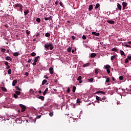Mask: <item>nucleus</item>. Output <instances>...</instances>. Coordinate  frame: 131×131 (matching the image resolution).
Returning a JSON list of instances; mask_svg holds the SVG:
<instances>
[{
    "label": "nucleus",
    "mask_w": 131,
    "mask_h": 131,
    "mask_svg": "<svg viewBox=\"0 0 131 131\" xmlns=\"http://www.w3.org/2000/svg\"><path fill=\"white\" fill-rule=\"evenodd\" d=\"M45 49H47V50H49V48H50V50H53V49H54V47L53 46V43H52L45 44Z\"/></svg>",
    "instance_id": "nucleus-1"
},
{
    "label": "nucleus",
    "mask_w": 131,
    "mask_h": 131,
    "mask_svg": "<svg viewBox=\"0 0 131 131\" xmlns=\"http://www.w3.org/2000/svg\"><path fill=\"white\" fill-rule=\"evenodd\" d=\"M21 7H23V5H22V4H19V3H17L13 5V7L14 8V9H16V8H19V9H20L21 8Z\"/></svg>",
    "instance_id": "nucleus-2"
},
{
    "label": "nucleus",
    "mask_w": 131,
    "mask_h": 131,
    "mask_svg": "<svg viewBox=\"0 0 131 131\" xmlns=\"http://www.w3.org/2000/svg\"><path fill=\"white\" fill-rule=\"evenodd\" d=\"M19 107H20V108H21V111L22 112H24V111H25L26 109V106L23 104H19Z\"/></svg>",
    "instance_id": "nucleus-3"
},
{
    "label": "nucleus",
    "mask_w": 131,
    "mask_h": 131,
    "mask_svg": "<svg viewBox=\"0 0 131 131\" xmlns=\"http://www.w3.org/2000/svg\"><path fill=\"white\" fill-rule=\"evenodd\" d=\"M122 6H123V10H125V8H126V7L127 6V3L123 2Z\"/></svg>",
    "instance_id": "nucleus-4"
},
{
    "label": "nucleus",
    "mask_w": 131,
    "mask_h": 131,
    "mask_svg": "<svg viewBox=\"0 0 131 131\" xmlns=\"http://www.w3.org/2000/svg\"><path fill=\"white\" fill-rule=\"evenodd\" d=\"M49 72L50 74H54V68L51 67L49 68Z\"/></svg>",
    "instance_id": "nucleus-5"
},
{
    "label": "nucleus",
    "mask_w": 131,
    "mask_h": 131,
    "mask_svg": "<svg viewBox=\"0 0 131 131\" xmlns=\"http://www.w3.org/2000/svg\"><path fill=\"white\" fill-rule=\"evenodd\" d=\"M107 23H108L109 24H114V23H115V21H114V20H107L106 21Z\"/></svg>",
    "instance_id": "nucleus-6"
},
{
    "label": "nucleus",
    "mask_w": 131,
    "mask_h": 131,
    "mask_svg": "<svg viewBox=\"0 0 131 131\" xmlns=\"http://www.w3.org/2000/svg\"><path fill=\"white\" fill-rule=\"evenodd\" d=\"M49 91V88H47L45 91L43 92V96H46L47 95V93Z\"/></svg>",
    "instance_id": "nucleus-7"
},
{
    "label": "nucleus",
    "mask_w": 131,
    "mask_h": 131,
    "mask_svg": "<svg viewBox=\"0 0 131 131\" xmlns=\"http://www.w3.org/2000/svg\"><path fill=\"white\" fill-rule=\"evenodd\" d=\"M77 80H78L79 83H82V81H81V76H79L77 78Z\"/></svg>",
    "instance_id": "nucleus-8"
},
{
    "label": "nucleus",
    "mask_w": 131,
    "mask_h": 131,
    "mask_svg": "<svg viewBox=\"0 0 131 131\" xmlns=\"http://www.w3.org/2000/svg\"><path fill=\"white\" fill-rule=\"evenodd\" d=\"M93 35V37L95 38H99L98 37H96L95 36H99V35H100L99 33H92Z\"/></svg>",
    "instance_id": "nucleus-9"
},
{
    "label": "nucleus",
    "mask_w": 131,
    "mask_h": 131,
    "mask_svg": "<svg viewBox=\"0 0 131 131\" xmlns=\"http://www.w3.org/2000/svg\"><path fill=\"white\" fill-rule=\"evenodd\" d=\"M24 13L25 14V16H27V15H28L29 13V10H26V11H24Z\"/></svg>",
    "instance_id": "nucleus-10"
},
{
    "label": "nucleus",
    "mask_w": 131,
    "mask_h": 131,
    "mask_svg": "<svg viewBox=\"0 0 131 131\" xmlns=\"http://www.w3.org/2000/svg\"><path fill=\"white\" fill-rule=\"evenodd\" d=\"M104 68L105 69H110V68H111V66H110V65L109 64H106L105 66H104Z\"/></svg>",
    "instance_id": "nucleus-11"
},
{
    "label": "nucleus",
    "mask_w": 131,
    "mask_h": 131,
    "mask_svg": "<svg viewBox=\"0 0 131 131\" xmlns=\"http://www.w3.org/2000/svg\"><path fill=\"white\" fill-rule=\"evenodd\" d=\"M117 7H118V9L119 10V11H121V10H122L121 5H120L119 3H118Z\"/></svg>",
    "instance_id": "nucleus-12"
},
{
    "label": "nucleus",
    "mask_w": 131,
    "mask_h": 131,
    "mask_svg": "<svg viewBox=\"0 0 131 131\" xmlns=\"http://www.w3.org/2000/svg\"><path fill=\"white\" fill-rule=\"evenodd\" d=\"M93 8L94 6H93V5H90L89 7V11H93Z\"/></svg>",
    "instance_id": "nucleus-13"
},
{
    "label": "nucleus",
    "mask_w": 131,
    "mask_h": 131,
    "mask_svg": "<svg viewBox=\"0 0 131 131\" xmlns=\"http://www.w3.org/2000/svg\"><path fill=\"white\" fill-rule=\"evenodd\" d=\"M37 98H38V99L41 100V101H45V97H43L42 96H39Z\"/></svg>",
    "instance_id": "nucleus-14"
},
{
    "label": "nucleus",
    "mask_w": 131,
    "mask_h": 131,
    "mask_svg": "<svg viewBox=\"0 0 131 131\" xmlns=\"http://www.w3.org/2000/svg\"><path fill=\"white\" fill-rule=\"evenodd\" d=\"M44 19L46 21H51V20H52V18L51 17H45Z\"/></svg>",
    "instance_id": "nucleus-15"
},
{
    "label": "nucleus",
    "mask_w": 131,
    "mask_h": 131,
    "mask_svg": "<svg viewBox=\"0 0 131 131\" xmlns=\"http://www.w3.org/2000/svg\"><path fill=\"white\" fill-rule=\"evenodd\" d=\"M95 94H103V95L105 94V92L102 91H99L95 93Z\"/></svg>",
    "instance_id": "nucleus-16"
},
{
    "label": "nucleus",
    "mask_w": 131,
    "mask_h": 131,
    "mask_svg": "<svg viewBox=\"0 0 131 131\" xmlns=\"http://www.w3.org/2000/svg\"><path fill=\"white\" fill-rule=\"evenodd\" d=\"M16 83H17V80H14L12 82L13 86H15V85H16Z\"/></svg>",
    "instance_id": "nucleus-17"
},
{
    "label": "nucleus",
    "mask_w": 131,
    "mask_h": 131,
    "mask_svg": "<svg viewBox=\"0 0 131 131\" xmlns=\"http://www.w3.org/2000/svg\"><path fill=\"white\" fill-rule=\"evenodd\" d=\"M5 59L7 61H12V58L10 56H7Z\"/></svg>",
    "instance_id": "nucleus-18"
},
{
    "label": "nucleus",
    "mask_w": 131,
    "mask_h": 131,
    "mask_svg": "<svg viewBox=\"0 0 131 131\" xmlns=\"http://www.w3.org/2000/svg\"><path fill=\"white\" fill-rule=\"evenodd\" d=\"M120 54H121V56H125V53H124V52H123V51H122V50L120 51Z\"/></svg>",
    "instance_id": "nucleus-19"
},
{
    "label": "nucleus",
    "mask_w": 131,
    "mask_h": 131,
    "mask_svg": "<svg viewBox=\"0 0 131 131\" xmlns=\"http://www.w3.org/2000/svg\"><path fill=\"white\" fill-rule=\"evenodd\" d=\"M96 56H97V54L96 53H92L91 54V58H95V57H96Z\"/></svg>",
    "instance_id": "nucleus-20"
},
{
    "label": "nucleus",
    "mask_w": 131,
    "mask_h": 131,
    "mask_svg": "<svg viewBox=\"0 0 131 131\" xmlns=\"http://www.w3.org/2000/svg\"><path fill=\"white\" fill-rule=\"evenodd\" d=\"M19 55V52H15L13 53V56H14V57H18Z\"/></svg>",
    "instance_id": "nucleus-21"
},
{
    "label": "nucleus",
    "mask_w": 131,
    "mask_h": 131,
    "mask_svg": "<svg viewBox=\"0 0 131 131\" xmlns=\"http://www.w3.org/2000/svg\"><path fill=\"white\" fill-rule=\"evenodd\" d=\"M106 99H107V98L105 97H102V98H100V101L101 102H105V100H106Z\"/></svg>",
    "instance_id": "nucleus-22"
},
{
    "label": "nucleus",
    "mask_w": 131,
    "mask_h": 131,
    "mask_svg": "<svg viewBox=\"0 0 131 131\" xmlns=\"http://www.w3.org/2000/svg\"><path fill=\"white\" fill-rule=\"evenodd\" d=\"M96 99L97 101H98V102H97V103H100V101L101 100V98H100L99 97V96H96Z\"/></svg>",
    "instance_id": "nucleus-23"
},
{
    "label": "nucleus",
    "mask_w": 131,
    "mask_h": 131,
    "mask_svg": "<svg viewBox=\"0 0 131 131\" xmlns=\"http://www.w3.org/2000/svg\"><path fill=\"white\" fill-rule=\"evenodd\" d=\"M90 63H85L83 65V67H88L90 66Z\"/></svg>",
    "instance_id": "nucleus-24"
},
{
    "label": "nucleus",
    "mask_w": 131,
    "mask_h": 131,
    "mask_svg": "<svg viewBox=\"0 0 131 131\" xmlns=\"http://www.w3.org/2000/svg\"><path fill=\"white\" fill-rule=\"evenodd\" d=\"M47 80L46 79H44L42 82V85H43V84H46L47 82Z\"/></svg>",
    "instance_id": "nucleus-25"
},
{
    "label": "nucleus",
    "mask_w": 131,
    "mask_h": 131,
    "mask_svg": "<svg viewBox=\"0 0 131 131\" xmlns=\"http://www.w3.org/2000/svg\"><path fill=\"white\" fill-rule=\"evenodd\" d=\"M75 91H76V86H73L72 90L73 93H75Z\"/></svg>",
    "instance_id": "nucleus-26"
},
{
    "label": "nucleus",
    "mask_w": 131,
    "mask_h": 131,
    "mask_svg": "<svg viewBox=\"0 0 131 131\" xmlns=\"http://www.w3.org/2000/svg\"><path fill=\"white\" fill-rule=\"evenodd\" d=\"M112 51L113 52H117V51H118V49H117V48H114L112 49Z\"/></svg>",
    "instance_id": "nucleus-27"
},
{
    "label": "nucleus",
    "mask_w": 131,
    "mask_h": 131,
    "mask_svg": "<svg viewBox=\"0 0 131 131\" xmlns=\"http://www.w3.org/2000/svg\"><path fill=\"white\" fill-rule=\"evenodd\" d=\"M39 58V56H37L34 59V62H37L38 61V59Z\"/></svg>",
    "instance_id": "nucleus-28"
},
{
    "label": "nucleus",
    "mask_w": 131,
    "mask_h": 131,
    "mask_svg": "<svg viewBox=\"0 0 131 131\" xmlns=\"http://www.w3.org/2000/svg\"><path fill=\"white\" fill-rule=\"evenodd\" d=\"M1 89L2 91H3V92H7V88H6L5 87H2Z\"/></svg>",
    "instance_id": "nucleus-29"
},
{
    "label": "nucleus",
    "mask_w": 131,
    "mask_h": 131,
    "mask_svg": "<svg viewBox=\"0 0 131 131\" xmlns=\"http://www.w3.org/2000/svg\"><path fill=\"white\" fill-rule=\"evenodd\" d=\"M71 50H72V48H71V47H69V48H68L67 51H68V52L69 53H71Z\"/></svg>",
    "instance_id": "nucleus-30"
},
{
    "label": "nucleus",
    "mask_w": 131,
    "mask_h": 131,
    "mask_svg": "<svg viewBox=\"0 0 131 131\" xmlns=\"http://www.w3.org/2000/svg\"><path fill=\"white\" fill-rule=\"evenodd\" d=\"M99 7H100V4L99 3H97L95 6V8L98 9V8H99Z\"/></svg>",
    "instance_id": "nucleus-31"
},
{
    "label": "nucleus",
    "mask_w": 131,
    "mask_h": 131,
    "mask_svg": "<svg viewBox=\"0 0 131 131\" xmlns=\"http://www.w3.org/2000/svg\"><path fill=\"white\" fill-rule=\"evenodd\" d=\"M88 80L90 82H93V81H94V78H91L90 79H88Z\"/></svg>",
    "instance_id": "nucleus-32"
},
{
    "label": "nucleus",
    "mask_w": 131,
    "mask_h": 131,
    "mask_svg": "<svg viewBox=\"0 0 131 131\" xmlns=\"http://www.w3.org/2000/svg\"><path fill=\"white\" fill-rule=\"evenodd\" d=\"M36 22H38V23H40L41 19L39 18H37L36 19Z\"/></svg>",
    "instance_id": "nucleus-33"
},
{
    "label": "nucleus",
    "mask_w": 131,
    "mask_h": 131,
    "mask_svg": "<svg viewBox=\"0 0 131 131\" xmlns=\"http://www.w3.org/2000/svg\"><path fill=\"white\" fill-rule=\"evenodd\" d=\"M80 99L79 98L77 99V104H80Z\"/></svg>",
    "instance_id": "nucleus-34"
},
{
    "label": "nucleus",
    "mask_w": 131,
    "mask_h": 131,
    "mask_svg": "<svg viewBox=\"0 0 131 131\" xmlns=\"http://www.w3.org/2000/svg\"><path fill=\"white\" fill-rule=\"evenodd\" d=\"M20 94H21V92H20V91H16L15 92L16 95H20Z\"/></svg>",
    "instance_id": "nucleus-35"
},
{
    "label": "nucleus",
    "mask_w": 131,
    "mask_h": 131,
    "mask_svg": "<svg viewBox=\"0 0 131 131\" xmlns=\"http://www.w3.org/2000/svg\"><path fill=\"white\" fill-rule=\"evenodd\" d=\"M36 55V53H35V52H33L31 54V56H32V57H34Z\"/></svg>",
    "instance_id": "nucleus-36"
},
{
    "label": "nucleus",
    "mask_w": 131,
    "mask_h": 131,
    "mask_svg": "<svg viewBox=\"0 0 131 131\" xmlns=\"http://www.w3.org/2000/svg\"><path fill=\"white\" fill-rule=\"evenodd\" d=\"M16 89L17 91H22V89L21 88H19V86H16Z\"/></svg>",
    "instance_id": "nucleus-37"
},
{
    "label": "nucleus",
    "mask_w": 131,
    "mask_h": 131,
    "mask_svg": "<svg viewBox=\"0 0 131 131\" xmlns=\"http://www.w3.org/2000/svg\"><path fill=\"white\" fill-rule=\"evenodd\" d=\"M106 82H110V78H109V77L106 78Z\"/></svg>",
    "instance_id": "nucleus-38"
},
{
    "label": "nucleus",
    "mask_w": 131,
    "mask_h": 131,
    "mask_svg": "<svg viewBox=\"0 0 131 131\" xmlns=\"http://www.w3.org/2000/svg\"><path fill=\"white\" fill-rule=\"evenodd\" d=\"M95 73H96V74H98V73H99V70L98 69H95Z\"/></svg>",
    "instance_id": "nucleus-39"
},
{
    "label": "nucleus",
    "mask_w": 131,
    "mask_h": 131,
    "mask_svg": "<svg viewBox=\"0 0 131 131\" xmlns=\"http://www.w3.org/2000/svg\"><path fill=\"white\" fill-rule=\"evenodd\" d=\"M13 97H14V98H15V99H17V98H18V95H17V94H14L13 95Z\"/></svg>",
    "instance_id": "nucleus-40"
},
{
    "label": "nucleus",
    "mask_w": 131,
    "mask_h": 131,
    "mask_svg": "<svg viewBox=\"0 0 131 131\" xmlns=\"http://www.w3.org/2000/svg\"><path fill=\"white\" fill-rule=\"evenodd\" d=\"M8 74H11V73H12V70L9 69L8 71Z\"/></svg>",
    "instance_id": "nucleus-41"
},
{
    "label": "nucleus",
    "mask_w": 131,
    "mask_h": 131,
    "mask_svg": "<svg viewBox=\"0 0 131 131\" xmlns=\"http://www.w3.org/2000/svg\"><path fill=\"white\" fill-rule=\"evenodd\" d=\"M115 58H116V56H112L111 57V60H113V59Z\"/></svg>",
    "instance_id": "nucleus-42"
},
{
    "label": "nucleus",
    "mask_w": 131,
    "mask_h": 131,
    "mask_svg": "<svg viewBox=\"0 0 131 131\" xmlns=\"http://www.w3.org/2000/svg\"><path fill=\"white\" fill-rule=\"evenodd\" d=\"M53 115H54V113H53V112H50V113H49V116H51V117H52V116H53Z\"/></svg>",
    "instance_id": "nucleus-43"
},
{
    "label": "nucleus",
    "mask_w": 131,
    "mask_h": 131,
    "mask_svg": "<svg viewBox=\"0 0 131 131\" xmlns=\"http://www.w3.org/2000/svg\"><path fill=\"white\" fill-rule=\"evenodd\" d=\"M124 47H126V48H130V49H131V46L127 44L125 45Z\"/></svg>",
    "instance_id": "nucleus-44"
},
{
    "label": "nucleus",
    "mask_w": 131,
    "mask_h": 131,
    "mask_svg": "<svg viewBox=\"0 0 131 131\" xmlns=\"http://www.w3.org/2000/svg\"><path fill=\"white\" fill-rule=\"evenodd\" d=\"M23 9V7H21L19 9L18 11H20V12H21V13H22V12L23 11V10H22Z\"/></svg>",
    "instance_id": "nucleus-45"
},
{
    "label": "nucleus",
    "mask_w": 131,
    "mask_h": 131,
    "mask_svg": "<svg viewBox=\"0 0 131 131\" xmlns=\"http://www.w3.org/2000/svg\"><path fill=\"white\" fill-rule=\"evenodd\" d=\"M106 72L108 74H110V73L111 72L110 69H106Z\"/></svg>",
    "instance_id": "nucleus-46"
},
{
    "label": "nucleus",
    "mask_w": 131,
    "mask_h": 131,
    "mask_svg": "<svg viewBox=\"0 0 131 131\" xmlns=\"http://www.w3.org/2000/svg\"><path fill=\"white\" fill-rule=\"evenodd\" d=\"M119 79H120V80H122L123 79V76H120L119 77Z\"/></svg>",
    "instance_id": "nucleus-47"
},
{
    "label": "nucleus",
    "mask_w": 131,
    "mask_h": 131,
    "mask_svg": "<svg viewBox=\"0 0 131 131\" xmlns=\"http://www.w3.org/2000/svg\"><path fill=\"white\" fill-rule=\"evenodd\" d=\"M45 36H46L47 37H49V36H50V33H46Z\"/></svg>",
    "instance_id": "nucleus-48"
},
{
    "label": "nucleus",
    "mask_w": 131,
    "mask_h": 131,
    "mask_svg": "<svg viewBox=\"0 0 131 131\" xmlns=\"http://www.w3.org/2000/svg\"><path fill=\"white\" fill-rule=\"evenodd\" d=\"M59 5L61 7H64V5H63V3H62V2H59Z\"/></svg>",
    "instance_id": "nucleus-49"
},
{
    "label": "nucleus",
    "mask_w": 131,
    "mask_h": 131,
    "mask_svg": "<svg viewBox=\"0 0 131 131\" xmlns=\"http://www.w3.org/2000/svg\"><path fill=\"white\" fill-rule=\"evenodd\" d=\"M127 59L129 60V61H131V56H128Z\"/></svg>",
    "instance_id": "nucleus-50"
},
{
    "label": "nucleus",
    "mask_w": 131,
    "mask_h": 131,
    "mask_svg": "<svg viewBox=\"0 0 131 131\" xmlns=\"http://www.w3.org/2000/svg\"><path fill=\"white\" fill-rule=\"evenodd\" d=\"M5 62V65L6 66H8L9 65V62L8 61H4Z\"/></svg>",
    "instance_id": "nucleus-51"
},
{
    "label": "nucleus",
    "mask_w": 131,
    "mask_h": 131,
    "mask_svg": "<svg viewBox=\"0 0 131 131\" xmlns=\"http://www.w3.org/2000/svg\"><path fill=\"white\" fill-rule=\"evenodd\" d=\"M1 51L2 52H3V53H5V52H6V49H4V48H2L1 49Z\"/></svg>",
    "instance_id": "nucleus-52"
},
{
    "label": "nucleus",
    "mask_w": 131,
    "mask_h": 131,
    "mask_svg": "<svg viewBox=\"0 0 131 131\" xmlns=\"http://www.w3.org/2000/svg\"><path fill=\"white\" fill-rule=\"evenodd\" d=\"M125 63H128V59L127 58H126L125 60Z\"/></svg>",
    "instance_id": "nucleus-53"
},
{
    "label": "nucleus",
    "mask_w": 131,
    "mask_h": 131,
    "mask_svg": "<svg viewBox=\"0 0 131 131\" xmlns=\"http://www.w3.org/2000/svg\"><path fill=\"white\" fill-rule=\"evenodd\" d=\"M82 39H86V37L84 35H83L82 36Z\"/></svg>",
    "instance_id": "nucleus-54"
},
{
    "label": "nucleus",
    "mask_w": 131,
    "mask_h": 131,
    "mask_svg": "<svg viewBox=\"0 0 131 131\" xmlns=\"http://www.w3.org/2000/svg\"><path fill=\"white\" fill-rule=\"evenodd\" d=\"M67 93H70V88H68V90H67Z\"/></svg>",
    "instance_id": "nucleus-55"
},
{
    "label": "nucleus",
    "mask_w": 131,
    "mask_h": 131,
    "mask_svg": "<svg viewBox=\"0 0 131 131\" xmlns=\"http://www.w3.org/2000/svg\"><path fill=\"white\" fill-rule=\"evenodd\" d=\"M44 77H45V78H46V79H49V77H48V76H47V75H45V76H44Z\"/></svg>",
    "instance_id": "nucleus-56"
},
{
    "label": "nucleus",
    "mask_w": 131,
    "mask_h": 131,
    "mask_svg": "<svg viewBox=\"0 0 131 131\" xmlns=\"http://www.w3.org/2000/svg\"><path fill=\"white\" fill-rule=\"evenodd\" d=\"M25 75H26V76H28V75H29V73H28V72H26Z\"/></svg>",
    "instance_id": "nucleus-57"
},
{
    "label": "nucleus",
    "mask_w": 131,
    "mask_h": 131,
    "mask_svg": "<svg viewBox=\"0 0 131 131\" xmlns=\"http://www.w3.org/2000/svg\"><path fill=\"white\" fill-rule=\"evenodd\" d=\"M6 69H10V66L9 65L6 66Z\"/></svg>",
    "instance_id": "nucleus-58"
},
{
    "label": "nucleus",
    "mask_w": 131,
    "mask_h": 131,
    "mask_svg": "<svg viewBox=\"0 0 131 131\" xmlns=\"http://www.w3.org/2000/svg\"><path fill=\"white\" fill-rule=\"evenodd\" d=\"M40 117H41V116L39 115V116H37L36 118H37L38 119L40 118Z\"/></svg>",
    "instance_id": "nucleus-59"
},
{
    "label": "nucleus",
    "mask_w": 131,
    "mask_h": 131,
    "mask_svg": "<svg viewBox=\"0 0 131 131\" xmlns=\"http://www.w3.org/2000/svg\"><path fill=\"white\" fill-rule=\"evenodd\" d=\"M72 38L73 40H74V39H75V37H74V36H72Z\"/></svg>",
    "instance_id": "nucleus-60"
},
{
    "label": "nucleus",
    "mask_w": 131,
    "mask_h": 131,
    "mask_svg": "<svg viewBox=\"0 0 131 131\" xmlns=\"http://www.w3.org/2000/svg\"><path fill=\"white\" fill-rule=\"evenodd\" d=\"M31 60H32V59H29L28 61V63H30V62H31Z\"/></svg>",
    "instance_id": "nucleus-61"
},
{
    "label": "nucleus",
    "mask_w": 131,
    "mask_h": 131,
    "mask_svg": "<svg viewBox=\"0 0 131 131\" xmlns=\"http://www.w3.org/2000/svg\"><path fill=\"white\" fill-rule=\"evenodd\" d=\"M5 27H6V28H9V26L5 25Z\"/></svg>",
    "instance_id": "nucleus-62"
},
{
    "label": "nucleus",
    "mask_w": 131,
    "mask_h": 131,
    "mask_svg": "<svg viewBox=\"0 0 131 131\" xmlns=\"http://www.w3.org/2000/svg\"><path fill=\"white\" fill-rule=\"evenodd\" d=\"M19 35H19V34H17L16 35V38H18V37H19Z\"/></svg>",
    "instance_id": "nucleus-63"
},
{
    "label": "nucleus",
    "mask_w": 131,
    "mask_h": 131,
    "mask_svg": "<svg viewBox=\"0 0 131 131\" xmlns=\"http://www.w3.org/2000/svg\"><path fill=\"white\" fill-rule=\"evenodd\" d=\"M33 65H36V62L34 61V62L33 63Z\"/></svg>",
    "instance_id": "nucleus-64"
}]
</instances>
